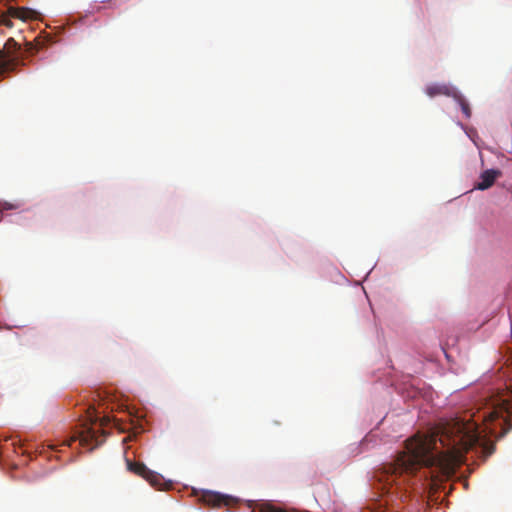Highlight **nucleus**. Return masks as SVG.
I'll list each match as a JSON object with an SVG mask.
<instances>
[{
	"instance_id": "obj_4",
	"label": "nucleus",
	"mask_w": 512,
	"mask_h": 512,
	"mask_svg": "<svg viewBox=\"0 0 512 512\" xmlns=\"http://www.w3.org/2000/svg\"><path fill=\"white\" fill-rule=\"evenodd\" d=\"M98 437H99L98 431H96L92 427H88V428H86V430L82 431L79 434V436L71 437L69 440L63 441L60 444V446H70L72 442H74L78 439L82 446L93 445L94 447H96L100 444Z\"/></svg>"
},
{
	"instance_id": "obj_6",
	"label": "nucleus",
	"mask_w": 512,
	"mask_h": 512,
	"mask_svg": "<svg viewBox=\"0 0 512 512\" xmlns=\"http://www.w3.org/2000/svg\"><path fill=\"white\" fill-rule=\"evenodd\" d=\"M502 171L499 169L484 170L479 177V181L475 184L474 188L477 190H487L493 186L495 181L502 176Z\"/></svg>"
},
{
	"instance_id": "obj_15",
	"label": "nucleus",
	"mask_w": 512,
	"mask_h": 512,
	"mask_svg": "<svg viewBox=\"0 0 512 512\" xmlns=\"http://www.w3.org/2000/svg\"><path fill=\"white\" fill-rule=\"evenodd\" d=\"M49 447L52 449V450H57L58 446L57 445H49Z\"/></svg>"
},
{
	"instance_id": "obj_10",
	"label": "nucleus",
	"mask_w": 512,
	"mask_h": 512,
	"mask_svg": "<svg viewBox=\"0 0 512 512\" xmlns=\"http://www.w3.org/2000/svg\"><path fill=\"white\" fill-rule=\"evenodd\" d=\"M25 47H26V52H28L30 54H35L40 49H42L43 45L40 44L39 41H36L35 43L30 41V42H26Z\"/></svg>"
},
{
	"instance_id": "obj_8",
	"label": "nucleus",
	"mask_w": 512,
	"mask_h": 512,
	"mask_svg": "<svg viewBox=\"0 0 512 512\" xmlns=\"http://www.w3.org/2000/svg\"><path fill=\"white\" fill-rule=\"evenodd\" d=\"M461 107V110L466 118L471 117V109L467 101L456 91V97H453Z\"/></svg>"
},
{
	"instance_id": "obj_13",
	"label": "nucleus",
	"mask_w": 512,
	"mask_h": 512,
	"mask_svg": "<svg viewBox=\"0 0 512 512\" xmlns=\"http://www.w3.org/2000/svg\"><path fill=\"white\" fill-rule=\"evenodd\" d=\"M109 421V418L108 417H103L101 422H100V425L103 426L106 422Z\"/></svg>"
},
{
	"instance_id": "obj_2",
	"label": "nucleus",
	"mask_w": 512,
	"mask_h": 512,
	"mask_svg": "<svg viewBox=\"0 0 512 512\" xmlns=\"http://www.w3.org/2000/svg\"><path fill=\"white\" fill-rule=\"evenodd\" d=\"M5 49L7 53L0 51V75L13 70L17 65L18 60L14 53L20 50V45L13 38H9L5 44Z\"/></svg>"
},
{
	"instance_id": "obj_14",
	"label": "nucleus",
	"mask_w": 512,
	"mask_h": 512,
	"mask_svg": "<svg viewBox=\"0 0 512 512\" xmlns=\"http://www.w3.org/2000/svg\"><path fill=\"white\" fill-rule=\"evenodd\" d=\"M90 421H91L92 423H95L96 421H98L97 416H95V417H92V416H91V417H90Z\"/></svg>"
},
{
	"instance_id": "obj_7",
	"label": "nucleus",
	"mask_w": 512,
	"mask_h": 512,
	"mask_svg": "<svg viewBox=\"0 0 512 512\" xmlns=\"http://www.w3.org/2000/svg\"><path fill=\"white\" fill-rule=\"evenodd\" d=\"M426 94L433 98L436 96L444 95L448 97H456V90L446 84L433 83L426 87Z\"/></svg>"
},
{
	"instance_id": "obj_5",
	"label": "nucleus",
	"mask_w": 512,
	"mask_h": 512,
	"mask_svg": "<svg viewBox=\"0 0 512 512\" xmlns=\"http://www.w3.org/2000/svg\"><path fill=\"white\" fill-rule=\"evenodd\" d=\"M201 501L210 507L229 506L233 502V498L217 492L206 491L201 495Z\"/></svg>"
},
{
	"instance_id": "obj_16",
	"label": "nucleus",
	"mask_w": 512,
	"mask_h": 512,
	"mask_svg": "<svg viewBox=\"0 0 512 512\" xmlns=\"http://www.w3.org/2000/svg\"><path fill=\"white\" fill-rule=\"evenodd\" d=\"M490 417H491V420L496 417V414L495 413H490Z\"/></svg>"
},
{
	"instance_id": "obj_12",
	"label": "nucleus",
	"mask_w": 512,
	"mask_h": 512,
	"mask_svg": "<svg viewBox=\"0 0 512 512\" xmlns=\"http://www.w3.org/2000/svg\"><path fill=\"white\" fill-rule=\"evenodd\" d=\"M5 13L7 14V16L9 17V19H12V18H15L17 19V16H18V7H14V6H10L7 8V10L5 11Z\"/></svg>"
},
{
	"instance_id": "obj_3",
	"label": "nucleus",
	"mask_w": 512,
	"mask_h": 512,
	"mask_svg": "<svg viewBox=\"0 0 512 512\" xmlns=\"http://www.w3.org/2000/svg\"><path fill=\"white\" fill-rule=\"evenodd\" d=\"M127 469L138 475L142 478L146 479L153 487L160 488L162 485V477L158 473H155L148 469L143 463L140 462H132L127 460Z\"/></svg>"
},
{
	"instance_id": "obj_9",
	"label": "nucleus",
	"mask_w": 512,
	"mask_h": 512,
	"mask_svg": "<svg viewBox=\"0 0 512 512\" xmlns=\"http://www.w3.org/2000/svg\"><path fill=\"white\" fill-rule=\"evenodd\" d=\"M35 12L32 9L25 7H18V16L17 19L22 21H26L28 19H32L34 17Z\"/></svg>"
},
{
	"instance_id": "obj_11",
	"label": "nucleus",
	"mask_w": 512,
	"mask_h": 512,
	"mask_svg": "<svg viewBox=\"0 0 512 512\" xmlns=\"http://www.w3.org/2000/svg\"><path fill=\"white\" fill-rule=\"evenodd\" d=\"M0 25H3L7 28H13L14 26L12 20L9 19L5 11L0 12Z\"/></svg>"
},
{
	"instance_id": "obj_1",
	"label": "nucleus",
	"mask_w": 512,
	"mask_h": 512,
	"mask_svg": "<svg viewBox=\"0 0 512 512\" xmlns=\"http://www.w3.org/2000/svg\"><path fill=\"white\" fill-rule=\"evenodd\" d=\"M476 420H442L429 433H417L406 441L405 450L384 467L379 477L389 493L402 490L420 468L430 469L433 479L449 476L464 462V454L482 439Z\"/></svg>"
}]
</instances>
